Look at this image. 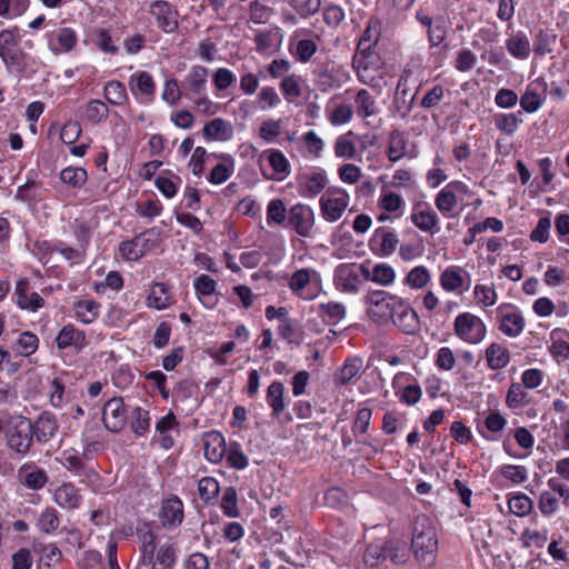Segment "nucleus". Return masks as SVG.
<instances>
[{
	"label": "nucleus",
	"mask_w": 569,
	"mask_h": 569,
	"mask_svg": "<svg viewBox=\"0 0 569 569\" xmlns=\"http://www.w3.org/2000/svg\"><path fill=\"white\" fill-rule=\"evenodd\" d=\"M204 458L211 463H219L227 453V443L220 431L206 432L202 438Z\"/></svg>",
	"instance_id": "nucleus-33"
},
{
	"label": "nucleus",
	"mask_w": 569,
	"mask_h": 569,
	"mask_svg": "<svg viewBox=\"0 0 569 569\" xmlns=\"http://www.w3.org/2000/svg\"><path fill=\"white\" fill-rule=\"evenodd\" d=\"M103 97L108 103L117 107L124 106L129 100L124 83L118 80H110L106 82L103 87Z\"/></svg>",
	"instance_id": "nucleus-60"
},
{
	"label": "nucleus",
	"mask_w": 569,
	"mask_h": 569,
	"mask_svg": "<svg viewBox=\"0 0 569 569\" xmlns=\"http://www.w3.org/2000/svg\"><path fill=\"white\" fill-rule=\"evenodd\" d=\"M18 28L0 31V59L10 72H22L27 68L29 54L21 47Z\"/></svg>",
	"instance_id": "nucleus-5"
},
{
	"label": "nucleus",
	"mask_w": 569,
	"mask_h": 569,
	"mask_svg": "<svg viewBox=\"0 0 569 569\" xmlns=\"http://www.w3.org/2000/svg\"><path fill=\"white\" fill-rule=\"evenodd\" d=\"M279 89L288 103L296 102L303 92L301 76L296 73L284 76L279 83Z\"/></svg>",
	"instance_id": "nucleus-58"
},
{
	"label": "nucleus",
	"mask_w": 569,
	"mask_h": 569,
	"mask_svg": "<svg viewBox=\"0 0 569 569\" xmlns=\"http://www.w3.org/2000/svg\"><path fill=\"white\" fill-rule=\"evenodd\" d=\"M316 223L313 209L303 202L292 204L288 210L286 227L302 238H310Z\"/></svg>",
	"instance_id": "nucleus-15"
},
{
	"label": "nucleus",
	"mask_w": 569,
	"mask_h": 569,
	"mask_svg": "<svg viewBox=\"0 0 569 569\" xmlns=\"http://www.w3.org/2000/svg\"><path fill=\"white\" fill-rule=\"evenodd\" d=\"M551 345L549 352L558 363L569 359V331L567 329L556 328L550 332Z\"/></svg>",
	"instance_id": "nucleus-45"
},
{
	"label": "nucleus",
	"mask_w": 569,
	"mask_h": 569,
	"mask_svg": "<svg viewBox=\"0 0 569 569\" xmlns=\"http://www.w3.org/2000/svg\"><path fill=\"white\" fill-rule=\"evenodd\" d=\"M390 321L406 335H415L420 330V319L416 310L401 297Z\"/></svg>",
	"instance_id": "nucleus-25"
},
{
	"label": "nucleus",
	"mask_w": 569,
	"mask_h": 569,
	"mask_svg": "<svg viewBox=\"0 0 569 569\" xmlns=\"http://www.w3.org/2000/svg\"><path fill=\"white\" fill-rule=\"evenodd\" d=\"M47 47L54 56L73 51L79 41L78 32L71 27H60L44 34Z\"/></svg>",
	"instance_id": "nucleus-19"
},
{
	"label": "nucleus",
	"mask_w": 569,
	"mask_h": 569,
	"mask_svg": "<svg viewBox=\"0 0 569 569\" xmlns=\"http://www.w3.org/2000/svg\"><path fill=\"white\" fill-rule=\"evenodd\" d=\"M31 429L37 442H49L58 431L56 416L49 411H43L36 420H31Z\"/></svg>",
	"instance_id": "nucleus-34"
},
{
	"label": "nucleus",
	"mask_w": 569,
	"mask_h": 569,
	"mask_svg": "<svg viewBox=\"0 0 569 569\" xmlns=\"http://www.w3.org/2000/svg\"><path fill=\"white\" fill-rule=\"evenodd\" d=\"M17 480L24 488L39 491L49 482V476L34 461H27L18 468Z\"/></svg>",
	"instance_id": "nucleus-24"
},
{
	"label": "nucleus",
	"mask_w": 569,
	"mask_h": 569,
	"mask_svg": "<svg viewBox=\"0 0 569 569\" xmlns=\"http://www.w3.org/2000/svg\"><path fill=\"white\" fill-rule=\"evenodd\" d=\"M39 346H40L39 337L34 332H32L30 330H26V331L19 332L16 340L12 341L10 348H11V351L16 356L28 358L38 351Z\"/></svg>",
	"instance_id": "nucleus-46"
},
{
	"label": "nucleus",
	"mask_w": 569,
	"mask_h": 569,
	"mask_svg": "<svg viewBox=\"0 0 569 569\" xmlns=\"http://www.w3.org/2000/svg\"><path fill=\"white\" fill-rule=\"evenodd\" d=\"M360 271L365 280L376 282L383 287L392 284L396 280L395 269L386 262L375 264L371 270L365 264H360Z\"/></svg>",
	"instance_id": "nucleus-42"
},
{
	"label": "nucleus",
	"mask_w": 569,
	"mask_h": 569,
	"mask_svg": "<svg viewBox=\"0 0 569 569\" xmlns=\"http://www.w3.org/2000/svg\"><path fill=\"white\" fill-rule=\"evenodd\" d=\"M311 273L316 274L317 272L315 270L302 268L295 271L289 279L288 286L290 290L302 299L310 300L315 298V295L302 293V291L311 281Z\"/></svg>",
	"instance_id": "nucleus-61"
},
{
	"label": "nucleus",
	"mask_w": 569,
	"mask_h": 569,
	"mask_svg": "<svg viewBox=\"0 0 569 569\" xmlns=\"http://www.w3.org/2000/svg\"><path fill=\"white\" fill-rule=\"evenodd\" d=\"M54 502L62 509H78L82 503L81 490L72 482H62L53 492Z\"/></svg>",
	"instance_id": "nucleus-35"
},
{
	"label": "nucleus",
	"mask_w": 569,
	"mask_h": 569,
	"mask_svg": "<svg viewBox=\"0 0 569 569\" xmlns=\"http://www.w3.org/2000/svg\"><path fill=\"white\" fill-rule=\"evenodd\" d=\"M283 395L284 386L281 381L276 380L269 385L267 389L266 401L271 409L272 418H279L286 409Z\"/></svg>",
	"instance_id": "nucleus-54"
},
{
	"label": "nucleus",
	"mask_w": 569,
	"mask_h": 569,
	"mask_svg": "<svg viewBox=\"0 0 569 569\" xmlns=\"http://www.w3.org/2000/svg\"><path fill=\"white\" fill-rule=\"evenodd\" d=\"M129 89L136 100L142 104H150L156 99L157 84L151 73L137 71L129 77Z\"/></svg>",
	"instance_id": "nucleus-20"
},
{
	"label": "nucleus",
	"mask_w": 569,
	"mask_h": 569,
	"mask_svg": "<svg viewBox=\"0 0 569 569\" xmlns=\"http://www.w3.org/2000/svg\"><path fill=\"white\" fill-rule=\"evenodd\" d=\"M360 264L341 263L335 270L336 287L347 293H357L361 284Z\"/></svg>",
	"instance_id": "nucleus-26"
},
{
	"label": "nucleus",
	"mask_w": 569,
	"mask_h": 569,
	"mask_svg": "<svg viewBox=\"0 0 569 569\" xmlns=\"http://www.w3.org/2000/svg\"><path fill=\"white\" fill-rule=\"evenodd\" d=\"M12 301L20 310L33 313L46 306L44 299L34 290L31 280L26 277L17 280Z\"/></svg>",
	"instance_id": "nucleus-17"
},
{
	"label": "nucleus",
	"mask_w": 569,
	"mask_h": 569,
	"mask_svg": "<svg viewBox=\"0 0 569 569\" xmlns=\"http://www.w3.org/2000/svg\"><path fill=\"white\" fill-rule=\"evenodd\" d=\"M233 134L232 124L222 118H214L206 122L202 128V136L207 141L226 142L231 140Z\"/></svg>",
	"instance_id": "nucleus-38"
},
{
	"label": "nucleus",
	"mask_w": 569,
	"mask_h": 569,
	"mask_svg": "<svg viewBox=\"0 0 569 569\" xmlns=\"http://www.w3.org/2000/svg\"><path fill=\"white\" fill-rule=\"evenodd\" d=\"M151 427V416L148 409L134 407L130 413V430L137 438L146 437Z\"/></svg>",
	"instance_id": "nucleus-55"
},
{
	"label": "nucleus",
	"mask_w": 569,
	"mask_h": 569,
	"mask_svg": "<svg viewBox=\"0 0 569 569\" xmlns=\"http://www.w3.org/2000/svg\"><path fill=\"white\" fill-rule=\"evenodd\" d=\"M502 450L515 459H523L531 453L535 446V436L526 427H517L510 430L502 439Z\"/></svg>",
	"instance_id": "nucleus-13"
},
{
	"label": "nucleus",
	"mask_w": 569,
	"mask_h": 569,
	"mask_svg": "<svg viewBox=\"0 0 569 569\" xmlns=\"http://www.w3.org/2000/svg\"><path fill=\"white\" fill-rule=\"evenodd\" d=\"M153 522L140 520L136 526V536L139 541L140 559H152L157 555L158 535L152 529Z\"/></svg>",
	"instance_id": "nucleus-30"
},
{
	"label": "nucleus",
	"mask_w": 569,
	"mask_h": 569,
	"mask_svg": "<svg viewBox=\"0 0 569 569\" xmlns=\"http://www.w3.org/2000/svg\"><path fill=\"white\" fill-rule=\"evenodd\" d=\"M412 223L423 232H439V218L437 212L428 202H418L413 206L411 212Z\"/></svg>",
	"instance_id": "nucleus-29"
},
{
	"label": "nucleus",
	"mask_w": 569,
	"mask_h": 569,
	"mask_svg": "<svg viewBox=\"0 0 569 569\" xmlns=\"http://www.w3.org/2000/svg\"><path fill=\"white\" fill-rule=\"evenodd\" d=\"M263 154L271 168V172L261 168V173L266 180L280 182L290 176L291 164L281 150L271 148L263 151Z\"/></svg>",
	"instance_id": "nucleus-27"
},
{
	"label": "nucleus",
	"mask_w": 569,
	"mask_h": 569,
	"mask_svg": "<svg viewBox=\"0 0 569 569\" xmlns=\"http://www.w3.org/2000/svg\"><path fill=\"white\" fill-rule=\"evenodd\" d=\"M148 13L154 24L163 33L177 32L179 28V11L167 0H153L148 7Z\"/></svg>",
	"instance_id": "nucleus-12"
},
{
	"label": "nucleus",
	"mask_w": 569,
	"mask_h": 569,
	"mask_svg": "<svg viewBox=\"0 0 569 569\" xmlns=\"http://www.w3.org/2000/svg\"><path fill=\"white\" fill-rule=\"evenodd\" d=\"M557 41V34L550 29H540L533 39V52L539 57L551 53Z\"/></svg>",
	"instance_id": "nucleus-64"
},
{
	"label": "nucleus",
	"mask_w": 569,
	"mask_h": 569,
	"mask_svg": "<svg viewBox=\"0 0 569 569\" xmlns=\"http://www.w3.org/2000/svg\"><path fill=\"white\" fill-rule=\"evenodd\" d=\"M463 273H467L462 270L461 267L458 266H449L447 267L439 277V282L441 288L447 292H456L459 291L463 284Z\"/></svg>",
	"instance_id": "nucleus-56"
},
{
	"label": "nucleus",
	"mask_w": 569,
	"mask_h": 569,
	"mask_svg": "<svg viewBox=\"0 0 569 569\" xmlns=\"http://www.w3.org/2000/svg\"><path fill=\"white\" fill-rule=\"evenodd\" d=\"M485 358L490 370H500L509 365L511 356L507 347L499 342H491L486 348Z\"/></svg>",
	"instance_id": "nucleus-51"
},
{
	"label": "nucleus",
	"mask_w": 569,
	"mask_h": 569,
	"mask_svg": "<svg viewBox=\"0 0 569 569\" xmlns=\"http://www.w3.org/2000/svg\"><path fill=\"white\" fill-rule=\"evenodd\" d=\"M84 44H93L100 52L104 54H116L119 47L114 43L112 38V30L110 27H93L87 33L83 40Z\"/></svg>",
	"instance_id": "nucleus-31"
},
{
	"label": "nucleus",
	"mask_w": 569,
	"mask_h": 569,
	"mask_svg": "<svg viewBox=\"0 0 569 569\" xmlns=\"http://www.w3.org/2000/svg\"><path fill=\"white\" fill-rule=\"evenodd\" d=\"M411 551L425 567H432L438 553V537L432 520L426 515L416 517L412 526Z\"/></svg>",
	"instance_id": "nucleus-2"
},
{
	"label": "nucleus",
	"mask_w": 569,
	"mask_h": 569,
	"mask_svg": "<svg viewBox=\"0 0 569 569\" xmlns=\"http://www.w3.org/2000/svg\"><path fill=\"white\" fill-rule=\"evenodd\" d=\"M528 389L521 382L512 381L507 390L505 403L510 410H519L528 407L532 398Z\"/></svg>",
	"instance_id": "nucleus-52"
},
{
	"label": "nucleus",
	"mask_w": 569,
	"mask_h": 569,
	"mask_svg": "<svg viewBox=\"0 0 569 569\" xmlns=\"http://www.w3.org/2000/svg\"><path fill=\"white\" fill-rule=\"evenodd\" d=\"M312 74L317 87L323 92L340 88L349 79L347 70L332 62L318 63Z\"/></svg>",
	"instance_id": "nucleus-16"
},
{
	"label": "nucleus",
	"mask_w": 569,
	"mask_h": 569,
	"mask_svg": "<svg viewBox=\"0 0 569 569\" xmlns=\"http://www.w3.org/2000/svg\"><path fill=\"white\" fill-rule=\"evenodd\" d=\"M408 559L407 543L396 538L377 539L367 545L363 552V562L370 568H378L387 561L399 566L406 563Z\"/></svg>",
	"instance_id": "nucleus-3"
},
{
	"label": "nucleus",
	"mask_w": 569,
	"mask_h": 569,
	"mask_svg": "<svg viewBox=\"0 0 569 569\" xmlns=\"http://www.w3.org/2000/svg\"><path fill=\"white\" fill-rule=\"evenodd\" d=\"M158 521L167 531L178 529L184 520V505L179 496L170 493L164 497L159 506Z\"/></svg>",
	"instance_id": "nucleus-14"
},
{
	"label": "nucleus",
	"mask_w": 569,
	"mask_h": 569,
	"mask_svg": "<svg viewBox=\"0 0 569 569\" xmlns=\"http://www.w3.org/2000/svg\"><path fill=\"white\" fill-rule=\"evenodd\" d=\"M453 331L461 341L478 345L487 336V326L480 317L466 311L456 317Z\"/></svg>",
	"instance_id": "nucleus-10"
},
{
	"label": "nucleus",
	"mask_w": 569,
	"mask_h": 569,
	"mask_svg": "<svg viewBox=\"0 0 569 569\" xmlns=\"http://www.w3.org/2000/svg\"><path fill=\"white\" fill-rule=\"evenodd\" d=\"M0 433H4L7 447L19 458L29 455L34 439L31 419L23 416H13L2 410L0 411Z\"/></svg>",
	"instance_id": "nucleus-1"
},
{
	"label": "nucleus",
	"mask_w": 569,
	"mask_h": 569,
	"mask_svg": "<svg viewBox=\"0 0 569 569\" xmlns=\"http://www.w3.org/2000/svg\"><path fill=\"white\" fill-rule=\"evenodd\" d=\"M506 49L516 59L526 60L530 56V42L523 31H517L506 40Z\"/></svg>",
	"instance_id": "nucleus-57"
},
{
	"label": "nucleus",
	"mask_w": 569,
	"mask_h": 569,
	"mask_svg": "<svg viewBox=\"0 0 569 569\" xmlns=\"http://www.w3.org/2000/svg\"><path fill=\"white\" fill-rule=\"evenodd\" d=\"M430 57L435 56V49L442 47L443 50L448 49L446 40L449 34V22L443 17H437V23L432 28L426 30Z\"/></svg>",
	"instance_id": "nucleus-49"
},
{
	"label": "nucleus",
	"mask_w": 569,
	"mask_h": 569,
	"mask_svg": "<svg viewBox=\"0 0 569 569\" xmlns=\"http://www.w3.org/2000/svg\"><path fill=\"white\" fill-rule=\"evenodd\" d=\"M353 68L361 83L378 91L387 86L386 68L376 52H358L353 59Z\"/></svg>",
	"instance_id": "nucleus-6"
},
{
	"label": "nucleus",
	"mask_w": 569,
	"mask_h": 569,
	"mask_svg": "<svg viewBox=\"0 0 569 569\" xmlns=\"http://www.w3.org/2000/svg\"><path fill=\"white\" fill-rule=\"evenodd\" d=\"M356 138L357 133L352 130L338 136L333 143L335 156L345 160H360Z\"/></svg>",
	"instance_id": "nucleus-44"
},
{
	"label": "nucleus",
	"mask_w": 569,
	"mask_h": 569,
	"mask_svg": "<svg viewBox=\"0 0 569 569\" xmlns=\"http://www.w3.org/2000/svg\"><path fill=\"white\" fill-rule=\"evenodd\" d=\"M350 202L349 193L340 187H330L320 196L319 208L321 217L327 222L338 221Z\"/></svg>",
	"instance_id": "nucleus-9"
},
{
	"label": "nucleus",
	"mask_w": 569,
	"mask_h": 569,
	"mask_svg": "<svg viewBox=\"0 0 569 569\" xmlns=\"http://www.w3.org/2000/svg\"><path fill=\"white\" fill-rule=\"evenodd\" d=\"M178 559V549L173 543H163L159 547L152 559H140V563L150 569H174Z\"/></svg>",
	"instance_id": "nucleus-37"
},
{
	"label": "nucleus",
	"mask_w": 569,
	"mask_h": 569,
	"mask_svg": "<svg viewBox=\"0 0 569 569\" xmlns=\"http://www.w3.org/2000/svg\"><path fill=\"white\" fill-rule=\"evenodd\" d=\"M59 179L62 183L79 190L86 184L88 172L84 168L68 166L60 171Z\"/></svg>",
	"instance_id": "nucleus-63"
},
{
	"label": "nucleus",
	"mask_w": 569,
	"mask_h": 569,
	"mask_svg": "<svg viewBox=\"0 0 569 569\" xmlns=\"http://www.w3.org/2000/svg\"><path fill=\"white\" fill-rule=\"evenodd\" d=\"M99 429L98 421L93 418L86 422L81 432V441L83 442V450L81 452L84 460H92L99 452L103 450V443L99 440H92L93 430Z\"/></svg>",
	"instance_id": "nucleus-50"
},
{
	"label": "nucleus",
	"mask_w": 569,
	"mask_h": 569,
	"mask_svg": "<svg viewBox=\"0 0 569 569\" xmlns=\"http://www.w3.org/2000/svg\"><path fill=\"white\" fill-rule=\"evenodd\" d=\"M84 458L81 452H79L74 448L64 449L61 452L60 463L72 475L74 476H98V473L91 469L87 468Z\"/></svg>",
	"instance_id": "nucleus-41"
},
{
	"label": "nucleus",
	"mask_w": 569,
	"mask_h": 569,
	"mask_svg": "<svg viewBox=\"0 0 569 569\" xmlns=\"http://www.w3.org/2000/svg\"><path fill=\"white\" fill-rule=\"evenodd\" d=\"M548 83L543 77L530 81L519 99L520 107L528 113L538 111L547 98Z\"/></svg>",
	"instance_id": "nucleus-23"
},
{
	"label": "nucleus",
	"mask_w": 569,
	"mask_h": 569,
	"mask_svg": "<svg viewBox=\"0 0 569 569\" xmlns=\"http://www.w3.org/2000/svg\"><path fill=\"white\" fill-rule=\"evenodd\" d=\"M208 77V68L199 64L192 66L182 81L183 94L188 99H192V97L206 93Z\"/></svg>",
	"instance_id": "nucleus-28"
},
{
	"label": "nucleus",
	"mask_w": 569,
	"mask_h": 569,
	"mask_svg": "<svg viewBox=\"0 0 569 569\" xmlns=\"http://www.w3.org/2000/svg\"><path fill=\"white\" fill-rule=\"evenodd\" d=\"M214 158L220 159L221 162L217 163L209 176L208 181L211 184L219 186L224 183L234 172V158L230 153H213Z\"/></svg>",
	"instance_id": "nucleus-43"
},
{
	"label": "nucleus",
	"mask_w": 569,
	"mask_h": 569,
	"mask_svg": "<svg viewBox=\"0 0 569 569\" xmlns=\"http://www.w3.org/2000/svg\"><path fill=\"white\" fill-rule=\"evenodd\" d=\"M328 174L321 167H306L296 174L297 192L305 199H315L327 189Z\"/></svg>",
	"instance_id": "nucleus-8"
},
{
	"label": "nucleus",
	"mask_w": 569,
	"mask_h": 569,
	"mask_svg": "<svg viewBox=\"0 0 569 569\" xmlns=\"http://www.w3.org/2000/svg\"><path fill=\"white\" fill-rule=\"evenodd\" d=\"M400 297L385 290H372L363 297L369 318L378 325H386L393 316Z\"/></svg>",
	"instance_id": "nucleus-7"
},
{
	"label": "nucleus",
	"mask_w": 569,
	"mask_h": 569,
	"mask_svg": "<svg viewBox=\"0 0 569 569\" xmlns=\"http://www.w3.org/2000/svg\"><path fill=\"white\" fill-rule=\"evenodd\" d=\"M129 415L122 397L107 400L102 407V422L113 433L121 432L128 423Z\"/></svg>",
	"instance_id": "nucleus-18"
},
{
	"label": "nucleus",
	"mask_w": 569,
	"mask_h": 569,
	"mask_svg": "<svg viewBox=\"0 0 569 569\" xmlns=\"http://www.w3.org/2000/svg\"><path fill=\"white\" fill-rule=\"evenodd\" d=\"M54 343L60 351L72 350L79 353L89 345V340L83 330L67 323L58 331Z\"/></svg>",
	"instance_id": "nucleus-22"
},
{
	"label": "nucleus",
	"mask_w": 569,
	"mask_h": 569,
	"mask_svg": "<svg viewBox=\"0 0 569 569\" xmlns=\"http://www.w3.org/2000/svg\"><path fill=\"white\" fill-rule=\"evenodd\" d=\"M475 192L460 180L448 182L435 197V206L446 219L458 217L468 207Z\"/></svg>",
	"instance_id": "nucleus-4"
},
{
	"label": "nucleus",
	"mask_w": 569,
	"mask_h": 569,
	"mask_svg": "<svg viewBox=\"0 0 569 569\" xmlns=\"http://www.w3.org/2000/svg\"><path fill=\"white\" fill-rule=\"evenodd\" d=\"M194 292L204 308L212 309L218 303L214 296L217 281L208 274H200L193 282Z\"/></svg>",
	"instance_id": "nucleus-40"
},
{
	"label": "nucleus",
	"mask_w": 569,
	"mask_h": 569,
	"mask_svg": "<svg viewBox=\"0 0 569 569\" xmlns=\"http://www.w3.org/2000/svg\"><path fill=\"white\" fill-rule=\"evenodd\" d=\"M498 329L509 338L519 337L526 328V319L520 308L513 303L503 302L496 308Z\"/></svg>",
	"instance_id": "nucleus-11"
},
{
	"label": "nucleus",
	"mask_w": 569,
	"mask_h": 569,
	"mask_svg": "<svg viewBox=\"0 0 569 569\" xmlns=\"http://www.w3.org/2000/svg\"><path fill=\"white\" fill-rule=\"evenodd\" d=\"M317 315L327 326H337L347 316V308L342 302L328 301L317 306Z\"/></svg>",
	"instance_id": "nucleus-47"
},
{
	"label": "nucleus",
	"mask_w": 569,
	"mask_h": 569,
	"mask_svg": "<svg viewBox=\"0 0 569 569\" xmlns=\"http://www.w3.org/2000/svg\"><path fill=\"white\" fill-rule=\"evenodd\" d=\"M76 319L83 325L93 323L100 316L101 303L92 299H81L73 303Z\"/></svg>",
	"instance_id": "nucleus-53"
},
{
	"label": "nucleus",
	"mask_w": 569,
	"mask_h": 569,
	"mask_svg": "<svg viewBox=\"0 0 569 569\" xmlns=\"http://www.w3.org/2000/svg\"><path fill=\"white\" fill-rule=\"evenodd\" d=\"M351 107L353 108V114L367 122L370 117L379 113L377 100L367 89H358L355 92Z\"/></svg>",
	"instance_id": "nucleus-36"
},
{
	"label": "nucleus",
	"mask_w": 569,
	"mask_h": 569,
	"mask_svg": "<svg viewBox=\"0 0 569 569\" xmlns=\"http://www.w3.org/2000/svg\"><path fill=\"white\" fill-rule=\"evenodd\" d=\"M382 22L378 17H370L367 21L366 29L358 42V52H373L381 36Z\"/></svg>",
	"instance_id": "nucleus-48"
},
{
	"label": "nucleus",
	"mask_w": 569,
	"mask_h": 569,
	"mask_svg": "<svg viewBox=\"0 0 569 569\" xmlns=\"http://www.w3.org/2000/svg\"><path fill=\"white\" fill-rule=\"evenodd\" d=\"M398 244V234L390 227L377 228L368 243L370 251L380 258L390 257L396 251Z\"/></svg>",
	"instance_id": "nucleus-21"
},
{
	"label": "nucleus",
	"mask_w": 569,
	"mask_h": 569,
	"mask_svg": "<svg viewBox=\"0 0 569 569\" xmlns=\"http://www.w3.org/2000/svg\"><path fill=\"white\" fill-rule=\"evenodd\" d=\"M109 107L100 99H91L84 107L83 117L87 122L97 126L109 117Z\"/></svg>",
	"instance_id": "nucleus-62"
},
{
	"label": "nucleus",
	"mask_w": 569,
	"mask_h": 569,
	"mask_svg": "<svg viewBox=\"0 0 569 569\" xmlns=\"http://www.w3.org/2000/svg\"><path fill=\"white\" fill-rule=\"evenodd\" d=\"M506 417L499 411H489L483 418L482 423L477 425L478 433L487 441H497L501 439V432L507 427Z\"/></svg>",
	"instance_id": "nucleus-32"
},
{
	"label": "nucleus",
	"mask_w": 569,
	"mask_h": 569,
	"mask_svg": "<svg viewBox=\"0 0 569 569\" xmlns=\"http://www.w3.org/2000/svg\"><path fill=\"white\" fill-rule=\"evenodd\" d=\"M173 303L170 286L164 282H152L146 298V306L149 309L164 310Z\"/></svg>",
	"instance_id": "nucleus-39"
},
{
	"label": "nucleus",
	"mask_w": 569,
	"mask_h": 569,
	"mask_svg": "<svg viewBox=\"0 0 569 569\" xmlns=\"http://www.w3.org/2000/svg\"><path fill=\"white\" fill-rule=\"evenodd\" d=\"M408 139L405 131L393 129L389 134L388 158L391 162L401 160L407 153Z\"/></svg>",
	"instance_id": "nucleus-59"
}]
</instances>
